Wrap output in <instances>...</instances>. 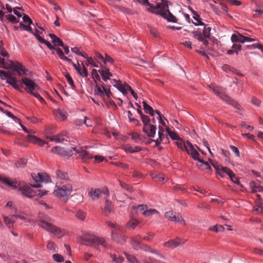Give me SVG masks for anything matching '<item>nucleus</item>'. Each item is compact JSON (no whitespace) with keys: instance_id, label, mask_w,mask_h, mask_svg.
Listing matches in <instances>:
<instances>
[{"instance_id":"1","label":"nucleus","mask_w":263,"mask_h":263,"mask_svg":"<svg viewBox=\"0 0 263 263\" xmlns=\"http://www.w3.org/2000/svg\"><path fill=\"white\" fill-rule=\"evenodd\" d=\"M53 222V220L48 216L43 214H39L37 225L58 237H62L64 235V231L61 228L54 225Z\"/></svg>"},{"instance_id":"2","label":"nucleus","mask_w":263,"mask_h":263,"mask_svg":"<svg viewBox=\"0 0 263 263\" xmlns=\"http://www.w3.org/2000/svg\"><path fill=\"white\" fill-rule=\"evenodd\" d=\"M146 9L148 11L153 13L160 15L169 22H177V18L168 10V2L167 1L162 0V3H157L156 4V10H151L150 8H147Z\"/></svg>"},{"instance_id":"3","label":"nucleus","mask_w":263,"mask_h":263,"mask_svg":"<svg viewBox=\"0 0 263 263\" xmlns=\"http://www.w3.org/2000/svg\"><path fill=\"white\" fill-rule=\"evenodd\" d=\"M80 239L82 243L85 246H92L97 249L99 246H101L105 248H108L104 237L97 236L90 233H85L80 237Z\"/></svg>"},{"instance_id":"4","label":"nucleus","mask_w":263,"mask_h":263,"mask_svg":"<svg viewBox=\"0 0 263 263\" xmlns=\"http://www.w3.org/2000/svg\"><path fill=\"white\" fill-rule=\"evenodd\" d=\"M203 28L202 30L197 29L192 31L193 37L197 39L199 41L202 42L203 44L205 46H208L209 41L208 39L211 37V28L208 25H203Z\"/></svg>"},{"instance_id":"5","label":"nucleus","mask_w":263,"mask_h":263,"mask_svg":"<svg viewBox=\"0 0 263 263\" xmlns=\"http://www.w3.org/2000/svg\"><path fill=\"white\" fill-rule=\"evenodd\" d=\"M210 88L216 95L218 96L220 99L227 102L228 104L232 105L235 107L238 108V106H239V105L237 103L226 94V88L215 85H211L210 86Z\"/></svg>"},{"instance_id":"6","label":"nucleus","mask_w":263,"mask_h":263,"mask_svg":"<svg viewBox=\"0 0 263 263\" xmlns=\"http://www.w3.org/2000/svg\"><path fill=\"white\" fill-rule=\"evenodd\" d=\"M88 196L91 200L97 201L101 198H106L109 197V192L107 188L99 189L91 187L87 191Z\"/></svg>"},{"instance_id":"7","label":"nucleus","mask_w":263,"mask_h":263,"mask_svg":"<svg viewBox=\"0 0 263 263\" xmlns=\"http://www.w3.org/2000/svg\"><path fill=\"white\" fill-rule=\"evenodd\" d=\"M19 191L22 195L30 198H32L35 196L42 197L43 195L47 194L48 192V191L46 190H34L32 189V187L27 184L21 186L19 187Z\"/></svg>"},{"instance_id":"8","label":"nucleus","mask_w":263,"mask_h":263,"mask_svg":"<svg viewBox=\"0 0 263 263\" xmlns=\"http://www.w3.org/2000/svg\"><path fill=\"white\" fill-rule=\"evenodd\" d=\"M72 191V187L71 184H59L57 183L54 194L55 196L60 197H68L70 195Z\"/></svg>"},{"instance_id":"9","label":"nucleus","mask_w":263,"mask_h":263,"mask_svg":"<svg viewBox=\"0 0 263 263\" xmlns=\"http://www.w3.org/2000/svg\"><path fill=\"white\" fill-rule=\"evenodd\" d=\"M21 82L23 84L25 85L26 87L25 88V90L29 94L33 93V91H34L40 89V87L28 77H23Z\"/></svg>"},{"instance_id":"10","label":"nucleus","mask_w":263,"mask_h":263,"mask_svg":"<svg viewBox=\"0 0 263 263\" xmlns=\"http://www.w3.org/2000/svg\"><path fill=\"white\" fill-rule=\"evenodd\" d=\"M32 177L36 182L35 184L32 185L33 187H41L42 186L41 183H47L50 179L49 177L44 173H38L37 174L34 173L32 175Z\"/></svg>"},{"instance_id":"11","label":"nucleus","mask_w":263,"mask_h":263,"mask_svg":"<svg viewBox=\"0 0 263 263\" xmlns=\"http://www.w3.org/2000/svg\"><path fill=\"white\" fill-rule=\"evenodd\" d=\"M165 217L171 221L178 222L183 225H185L186 224L184 220L179 214L174 212L172 211L166 212L165 213Z\"/></svg>"},{"instance_id":"12","label":"nucleus","mask_w":263,"mask_h":263,"mask_svg":"<svg viewBox=\"0 0 263 263\" xmlns=\"http://www.w3.org/2000/svg\"><path fill=\"white\" fill-rule=\"evenodd\" d=\"M102 69L98 70V72L102 76L104 81L106 82L108 80H110V77H113V74L109 71V69L101 65Z\"/></svg>"},{"instance_id":"13","label":"nucleus","mask_w":263,"mask_h":263,"mask_svg":"<svg viewBox=\"0 0 263 263\" xmlns=\"http://www.w3.org/2000/svg\"><path fill=\"white\" fill-rule=\"evenodd\" d=\"M107 224L109 227L112 228L111 235H112L114 233L116 234H123L125 230V229L116 223H112L111 222H108Z\"/></svg>"},{"instance_id":"14","label":"nucleus","mask_w":263,"mask_h":263,"mask_svg":"<svg viewBox=\"0 0 263 263\" xmlns=\"http://www.w3.org/2000/svg\"><path fill=\"white\" fill-rule=\"evenodd\" d=\"M108 197L104 198L105 200V205L103 208H102L103 212L104 215H107L110 214L114 210V205L112 203L109 201L108 199Z\"/></svg>"},{"instance_id":"15","label":"nucleus","mask_w":263,"mask_h":263,"mask_svg":"<svg viewBox=\"0 0 263 263\" xmlns=\"http://www.w3.org/2000/svg\"><path fill=\"white\" fill-rule=\"evenodd\" d=\"M111 238L116 242L122 245L126 242L127 237L123 234H116L114 233L112 235H111Z\"/></svg>"},{"instance_id":"16","label":"nucleus","mask_w":263,"mask_h":263,"mask_svg":"<svg viewBox=\"0 0 263 263\" xmlns=\"http://www.w3.org/2000/svg\"><path fill=\"white\" fill-rule=\"evenodd\" d=\"M0 181L9 186L12 187L14 189L17 187V183L16 181H13L8 177H5L3 176H0Z\"/></svg>"},{"instance_id":"17","label":"nucleus","mask_w":263,"mask_h":263,"mask_svg":"<svg viewBox=\"0 0 263 263\" xmlns=\"http://www.w3.org/2000/svg\"><path fill=\"white\" fill-rule=\"evenodd\" d=\"M0 181L9 186L12 187L14 189L17 187V183L16 181H13L8 177H5L3 176H0Z\"/></svg>"},{"instance_id":"18","label":"nucleus","mask_w":263,"mask_h":263,"mask_svg":"<svg viewBox=\"0 0 263 263\" xmlns=\"http://www.w3.org/2000/svg\"><path fill=\"white\" fill-rule=\"evenodd\" d=\"M6 83L11 85L15 89L22 92L20 89V86L17 84V79L16 77H12L11 75L7 79Z\"/></svg>"},{"instance_id":"19","label":"nucleus","mask_w":263,"mask_h":263,"mask_svg":"<svg viewBox=\"0 0 263 263\" xmlns=\"http://www.w3.org/2000/svg\"><path fill=\"white\" fill-rule=\"evenodd\" d=\"M73 150L78 153H80V157L84 160H87L92 158V156L88 152L81 149V148L78 149L77 147H73Z\"/></svg>"},{"instance_id":"20","label":"nucleus","mask_w":263,"mask_h":263,"mask_svg":"<svg viewBox=\"0 0 263 263\" xmlns=\"http://www.w3.org/2000/svg\"><path fill=\"white\" fill-rule=\"evenodd\" d=\"M180 244V240L179 238H177L176 239H171L167 242L163 243V246L166 247L174 249Z\"/></svg>"},{"instance_id":"21","label":"nucleus","mask_w":263,"mask_h":263,"mask_svg":"<svg viewBox=\"0 0 263 263\" xmlns=\"http://www.w3.org/2000/svg\"><path fill=\"white\" fill-rule=\"evenodd\" d=\"M27 140L28 141L37 144L40 146H43L46 143L44 141L34 136L31 135V134H29L27 136Z\"/></svg>"},{"instance_id":"22","label":"nucleus","mask_w":263,"mask_h":263,"mask_svg":"<svg viewBox=\"0 0 263 263\" xmlns=\"http://www.w3.org/2000/svg\"><path fill=\"white\" fill-rule=\"evenodd\" d=\"M245 39V36H243L240 33L237 32L232 35L231 40L233 43L239 42L241 43H244Z\"/></svg>"},{"instance_id":"23","label":"nucleus","mask_w":263,"mask_h":263,"mask_svg":"<svg viewBox=\"0 0 263 263\" xmlns=\"http://www.w3.org/2000/svg\"><path fill=\"white\" fill-rule=\"evenodd\" d=\"M66 135V132L62 133L59 135L47 137V138L50 139L51 141H55L57 142H62L65 140L63 136Z\"/></svg>"},{"instance_id":"24","label":"nucleus","mask_w":263,"mask_h":263,"mask_svg":"<svg viewBox=\"0 0 263 263\" xmlns=\"http://www.w3.org/2000/svg\"><path fill=\"white\" fill-rule=\"evenodd\" d=\"M250 186L252 189V192L255 193L257 192H263V187L258 183L252 181L250 183Z\"/></svg>"},{"instance_id":"25","label":"nucleus","mask_w":263,"mask_h":263,"mask_svg":"<svg viewBox=\"0 0 263 263\" xmlns=\"http://www.w3.org/2000/svg\"><path fill=\"white\" fill-rule=\"evenodd\" d=\"M49 35L52 40V43L55 46H63L64 43L63 41L60 38L58 37L55 34H49Z\"/></svg>"},{"instance_id":"26","label":"nucleus","mask_w":263,"mask_h":263,"mask_svg":"<svg viewBox=\"0 0 263 263\" xmlns=\"http://www.w3.org/2000/svg\"><path fill=\"white\" fill-rule=\"evenodd\" d=\"M140 223L139 221L135 218L132 217L126 224L128 228L134 229Z\"/></svg>"},{"instance_id":"27","label":"nucleus","mask_w":263,"mask_h":263,"mask_svg":"<svg viewBox=\"0 0 263 263\" xmlns=\"http://www.w3.org/2000/svg\"><path fill=\"white\" fill-rule=\"evenodd\" d=\"M142 103L143 105V109H144L145 112L146 114H149L152 116H153L154 113L156 112V110H154L153 108L148 104H147L146 102L143 101Z\"/></svg>"},{"instance_id":"28","label":"nucleus","mask_w":263,"mask_h":263,"mask_svg":"<svg viewBox=\"0 0 263 263\" xmlns=\"http://www.w3.org/2000/svg\"><path fill=\"white\" fill-rule=\"evenodd\" d=\"M55 51L61 59L66 61L69 63H72L71 60L65 56L63 51L60 48H57L55 49Z\"/></svg>"},{"instance_id":"29","label":"nucleus","mask_w":263,"mask_h":263,"mask_svg":"<svg viewBox=\"0 0 263 263\" xmlns=\"http://www.w3.org/2000/svg\"><path fill=\"white\" fill-rule=\"evenodd\" d=\"M54 114L57 117H59L62 120H65L67 118L66 112L60 109L55 110Z\"/></svg>"},{"instance_id":"30","label":"nucleus","mask_w":263,"mask_h":263,"mask_svg":"<svg viewBox=\"0 0 263 263\" xmlns=\"http://www.w3.org/2000/svg\"><path fill=\"white\" fill-rule=\"evenodd\" d=\"M57 178L60 180H68V174L64 172H62L60 170H57L55 172Z\"/></svg>"},{"instance_id":"31","label":"nucleus","mask_w":263,"mask_h":263,"mask_svg":"<svg viewBox=\"0 0 263 263\" xmlns=\"http://www.w3.org/2000/svg\"><path fill=\"white\" fill-rule=\"evenodd\" d=\"M114 86L116 87L120 91H121L124 95L127 94L125 88V83L123 84L121 82L119 83H116L114 85Z\"/></svg>"},{"instance_id":"32","label":"nucleus","mask_w":263,"mask_h":263,"mask_svg":"<svg viewBox=\"0 0 263 263\" xmlns=\"http://www.w3.org/2000/svg\"><path fill=\"white\" fill-rule=\"evenodd\" d=\"M134 2H138L139 3H140L141 5H146L148 6L149 7L148 8H150V10H156V6H155L149 3L148 2V0H133Z\"/></svg>"},{"instance_id":"33","label":"nucleus","mask_w":263,"mask_h":263,"mask_svg":"<svg viewBox=\"0 0 263 263\" xmlns=\"http://www.w3.org/2000/svg\"><path fill=\"white\" fill-rule=\"evenodd\" d=\"M159 212L155 209H146L142 213V214L145 217H149L152 215L158 214Z\"/></svg>"},{"instance_id":"34","label":"nucleus","mask_w":263,"mask_h":263,"mask_svg":"<svg viewBox=\"0 0 263 263\" xmlns=\"http://www.w3.org/2000/svg\"><path fill=\"white\" fill-rule=\"evenodd\" d=\"M126 259L131 263H140L135 256L127 252L124 253Z\"/></svg>"},{"instance_id":"35","label":"nucleus","mask_w":263,"mask_h":263,"mask_svg":"<svg viewBox=\"0 0 263 263\" xmlns=\"http://www.w3.org/2000/svg\"><path fill=\"white\" fill-rule=\"evenodd\" d=\"M95 94L96 95L100 96L101 97H103L104 96V89H102L101 87L98 85V84H96V86L95 88Z\"/></svg>"},{"instance_id":"36","label":"nucleus","mask_w":263,"mask_h":263,"mask_svg":"<svg viewBox=\"0 0 263 263\" xmlns=\"http://www.w3.org/2000/svg\"><path fill=\"white\" fill-rule=\"evenodd\" d=\"M22 64L19 62H11L10 67L13 69V70L17 72L18 75H21V73L19 71V68L20 67Z\"/></svg>"},{"instance_id":"37","label":"nucleus","mask_w":263,"mask_h":263,"mask_svg":"<svg viewBox=\"0 0 263 263\" xmlns=\"http://www.w3.org/2000/svg\"><path fill=\"white\" fill-rule=\"evenodd\" d=\"M193 13L194 14L193 18L197 22V23H194L195 25H204V24L200 20V15L195 11L193 10Z\"/></svg>"},{"instance_id":"38","label":"nucleus","mask_w":263,"mask_h":263,"mask_svg":"<svg viewBox=\"0 0 263 263\" xmlns=\"http://www.w3.org/2000/svg\"><path fill=\"white\" fill-rule=\"evenodd\" d=\"M77 72L83 77H86L88 76L87 68L83 64V68H77Z\"/></svg>"},{"instance_id":"39","label":"nucleus","mask_w":263,"mask_h":263,"mask_svg":"<svg viewBox=\"0 0 263 263\" xmlns=\"http://www.w3.org/2000/svg\"><path fill=\"white\" fill-rule=\"evenodd\" d=\"M5 17L11 23L15 24L19 22V18L12 14H9L5 15Z\"/></svg>"},{"instance_id":"40","label":"nucleus","mask_w":263,"mask_h":263,"mask_svg":"<svg viewBox=\"0 0 263 263\" xmlns=\"http://www.w3.org/2000/svg\"><path fill=\"white\" fill-rule=\"evenodd\" d=\"M166 131L170 137L173 140H180V138L177 135V134L176 133L171 131L168 127L166 128Z\"/></svg>"},{"instance_id":"41","label":"nucleus","mask_w":263,"mask_h":263,"mask_svg":"<svg viewBox=\"0 0 263 263\" xmlns=\"http://www.w3.org/2000/svg\"><path fill=\"white\" fill-rule=\"evenodd\" d=\"M98 72H99L98 71L95 69H93L92 70L91 74L92 79L95 81L96 84H97L98 81H100V78Z\"/></svg>"},{"instance_id":"42","label":"nucleus","mask_w":263,"mask_h":263,"mask_svg":"<svg viewBox=\"0 0 263 263\" xmlns=\"http://www.w3.org/2000/svg\"><path fill=\"white\" fill-rule=\"evenodd\" d=\"M51 152L52 153L57 154L59 155H63L64 150L63 148H61V147L57 146L53 147L51 149Z\"/></svg>"},{"instance_id":"43","label":"nucleus","mask_w":263,"mask_h":263,"mask_svg":"<svg viewBox=\"0 0 263 263\" xmlns=\"http://www.w3.org/2000/svg\"><path fill=\"white\" fill-rule=\"evenodd\" d=\"M184 150L187 152V153L189 155H190L192 153L193 151L195 150V149L194 148L192 144H191L190 142L187 141L186 142V148H185Z\"/></svg>"},{"instance_id":"44","label":"nucleus","mask_w":263,"mask_h":263,"mask_svg":"<svg viewBox=\"0 0 263 263\" xmlns=\"http://www.w3.org/2000/svg\"><path fill=\"white\" fill-rule=\"evenodd\" d=\"M190 155H191L192 157L194 160H197L199 162H203V160H202L199 158V154L196 149L193 151Z\"/></svg>"},{"instance_id":"45","label":"nucleus","mask_w":263,"mask_h":263,"mask_svg":"<svg viewBox=\"0 0 263 263\" xmlns=\"http://www.w3.org/2000/svg\"><path fill=\"white\" fill-rule=\"evenodd\" d=\"M156 127L155 125L152 124L150 129L148 130L147 136L149 137H154L156 134Z\"/></svg>"},{"instance_id":"46","label":"nucleus","mask_w":263,"mask_h":263,"mask_svg":"<svg viewBox=\"0 0 263 263\" xmlns=\"http://www.w3.org/2000/svg\"><path fill=\"white\" fill-rule=\"evenodd\" d=\"M221 174L224 176L223 174H227L229 177H231V176L234 174L233 172L227 167H223L221 168Z\"/></svg>"},{"instance_id":"47","label":"nucleus","mask_w":263,"mask_h":263,"mask_svg":"<svg viewBox=\"0 0 263 263\" xmlns=\"http://www.w3.org/2000/svg\"><path fill=\"white\" fill-rule=\"evenodd\" d=\"M53 259L58 262H62L64 261V258L59 254H54L52 256Z\"/></svg>"},{"instance_id":"48","label":"nucleus","mask_w":263,"mask_h":263,"mask_svg":"<svg viewBox=\"0 0 263 263\" xmlns=\"http://www.w3.org/2000/svg\"><path fill=\"white\" fill-rule=\"evenodd\" d=\"M120 184L123 189L126 190L127 191L130 193L133 192V188L129 185L122 181H120Z\"/></svg>"},{"instance_id":"49","label":"nucleus","mask_w":263,"mask_h":263,"mask_svg":"<svg viewBox=\"0 0 263 263\" xmlns=\"http://www.w3.org/2000/svg\"><path fill=\"white\" fill-rule=\"evenodd\" d=\"M213 167L218 171V174L221 176L222 177H223V176L221 174V168L223 167V166L219 165L218 163H212Z\"/></svg>"},{"instance_id":"50","label":"nucleus","mask_w":263,"mask_h":263,"mask_svg":"<svg viewBox=\"0 0 263 263\" xmlns=\"http://www.w3.org/2000/svg\"><path fill=\"white\" fill-rule=\"evenodd\" d=\"M27 163V161L25 159H21L18 162H16L15 165L16 167H24Z\"/></svg>"},{"instance_id":"51","label":"nucleus","mask_w":263,"mask_h":263,"mask_svg":"<svg viewBox=\"0 0 263 263\" xmlns=\"http://www.w3.org/2000/svg\"><path fill=\"white\" fill-rule=\"evenodd\" d=\"M47 248L49 250H52L53 252H56L57 246L54 243L51 241H48L47 245Z\"/></svg>"},{"instance_id":"52","label":"nucleus","mask_w":263,"mask_h":263,"mask_svg":"<svg viewBox=\"0 0 263 263\" xmlns=\"http://www.w3.org/2000/svg\"><path fill=\"white\" fill-rule=\"evenodd\" d=\"M20 27L22 29L27 31L31 33L32 34L34 33V32H33L32 29L31 27H30L29 26L25 25L24 24H23L22 23H20Z\"/></svg>"},{"instance_id":"53","label":"nucleus","mask_w":263,"mask_h":263,"mask_svg":"<svg viewBox=\"0 0 263 263\" xmlns=\"http://www.w3.org/2000/svg\"><path fill=\"white\" fill-rule=\"evenodd\" d=\"M246 48L248 49H254L257 48L263 51V46L260 44H253L250 45H247Z\"/></svg>"},{"instance_id":"54","label":"nucleus","mask_w":263,"mask_h":263,"mask_svg":"<svg viewBox=\"0 0 263 263\" xmlns=\"http://www.w3.org/2000/svg\"><path fill=\"white\" fill-rule=\"evenodd\" d=\"M130 135L132 136V139L135 140L136 143H138L141 140L140 135L137 133L133 132L130 134Z\"/></svg>"},{"instance_id":"55","label":"nucleus","mask_w":263,"mask_h":263,"mask_svg":"<svg viewBox=\"0 0 263 263\" xmlns=\"http://www.w3.org/2000/svg\"><path fill=\"white\" fill-rule=\"evenodd\" d=\"M177 146L182 151H184L186 148V144H184L181 138L176 142Z\"/></svg>"},{"instance_id":"56","label":"nucleus","mask_w":263,"mask_h":263,"mask_svg":"<svg viewBox=\"0 0 263 263\" xmlns=\"http://www.w3.org/2000/svg\"><path fill=\"white\" fill-rule=\"evenodd\" d=\"M76 216L79 219L83 220L86 216L85 213L82 211H78L76 214Z\"/></svg>"},{"instance_id":"57","label":"nucleus","mask_w":263,"mask_h":263,"mask_svg":"<svg viewBox=\"0 0 263 263\" xmlns=\"http://www.w3.org/2000/svg\"><path fill=\"white\" fill-rule=\"evenodd\" d=\"M123 149L127 153H134L133 147L128 144L124 145L123 146Z\"/></svg>"},{"instance_id":"58","label":"nucleus","mask_w":263,"mask_h":263,"mask_svg":"<svg viewBox=\"0 0 263 263\" xmlns=\"http://www.w3.org/2000/svg\"><path fill=\"white\" fill-rule=\"evenodd\" d=\"M85 58L87 59V63H86V65L87 66H88L89 64H90V65H92L93 67H98V65L97 64H96V63L94 62V61L92 58H91V57L88 58V57H86Z\"/></svg>"},{"instance_id":"59","label":"nucleus","mask_w":263,"mask_h":263,"mask_svg":"<svg viewBox=\"0 0 263 263\" xmlns=\"http://www.w3.org/2000/svg\"><path fill=\"white\" fill-rule=\"evenodd\" d=\"M104 64H106V63H109L110 64H112L114 62V60L112 59L110 56L105 54V57L104 58V60L103 61Z\"/></svg>"},{"instance_id":"60","label":"nucleus","mask_w":263,"mask_h":263,"mask_svg":"<svg viewBox=\"0 0 263 263\" xmlns=\"http://www.w3.org/2000/svg\"><path fill=\"white\" fill-rule=\"evenodd\" d=\"M212 2H213L214 3L219 4L221 6V9L227 12H228L227 6L225 4H223L221 2H220V0H218V1H217V2L215 1V0H212Z\"/></svg>"},{"instance_id":"61","label":"nucleus","mask_w":263,"mask_h":263,"mask_svg":"<svg viewBox=\"0 0 263 263\" xmlns=\"http://www.w3.org/2000/svg\"><path fill=\"white\" fill-rule=\"evenodd\" d=\"M142 121L143 122L144 125L147 124H150L149 122L151 121L150 118L146 115H142L141 117Z\"/></svg>"},{"instance_id":"62","label":"nucleus","mask_w":263,"mask_h":263,"mask_svg":"<svg viewBox=\"0 0 263 263\" xmlns=\"http://www.w3.org/2000/svg\"><path fill=\"white\" fill-rule=\"evenodd\" d=\"M65 77L68 83L71 86L72 88H74L75 87L74 82L70 75L68 73H67L65 74Z\"/></svg>"},{"instance_id":"63","label":"nucleus","mask_w":263,"mask_h":263,"mask_svg":"<svg viewBox=\"0 0 263 263\" xmlns=\"http://www.w3.org/2000/svg\"><path fill=\"white\" fill-rule=\"evenodd\" d=\"M142 240H143V237L140 235L135 236L131 238V241L136 243H140Z\"/></svg>"},{"instance_id":"64","label":"nucleus","mask_w":263,"mask_h":263,"mask_svg":"<svg viewBox=\"0 0 263 263\" xmlns=\"http://www.w3.org/2000/svg\"><path fill=\"white\" fill-rule=\"evenodd\" d=\"M23 20L24 23L28 24L29 25L32 24L31 19L27 14H24Z\"/></svg>"}]
</instances>
